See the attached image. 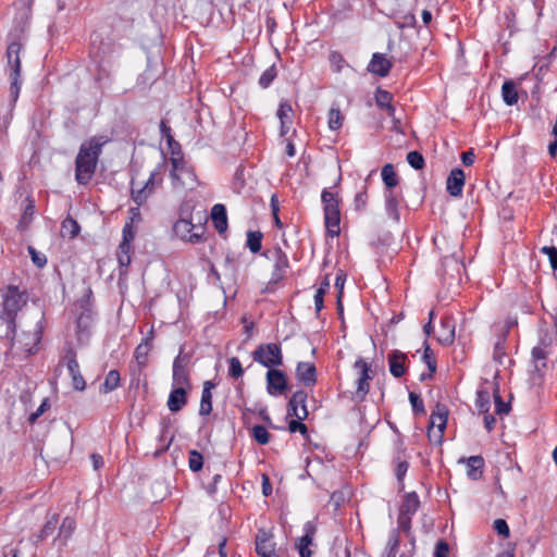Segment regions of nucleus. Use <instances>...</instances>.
<instances>
[{
	"label": "nucleus",
	"mask_w": 557,
	"mask_h": 557,
	"mask_svg": "<svg viewBox=\"0 0 557 557\" xmlns=\"http://www.w3.org/2000/svg\"><path fill=\"white\" fill-rule=\"evenodd\" d=\"M28 253L33 263L37 268L42 269L47 264V257L44 253L37 251L33 246H28Z\"/></svg>",
	"instance_id": "obj_58"
},
{
	"label": "nucleus",
	"mask_w": 557,
	"mask_h": 557,
	"mask_svg": "<svg viewBox=\"0 0 557 557\" xmlns=\"http://www.w3.org/2000/svg\"><path fill=\"white\" fill-rule=\"evenodd\" d=\"M321 200L323 203L324 214L336 213L339 211L341 199L338 198L337 194H334L329 189L324 188L321 194Z\"/></svg>",
	"instance_id": "obj_26"
},
{
	"label": "nucleus",
	"mask_w": 557,
	"mask_h": 557,
	"mask_svg": "<svg viewBox=\"0 0 557 557\" xmlns=\"http://www.w3.org/2000/svg\"><path fill=\"white\" fill-rule=\"evenodd\" d=\"M121 382V375L117 370H110L104 379V382L100 385V393L108 394L119 387Z\"/></svg>",
	"instance_id": "obj_34"
},
{
	"label": "nucleus",
	"mask_w": 557,
	"mask_h": 557,
	"mask_svg": "<svg viewBox=\"0 0 557 557\" xmlns=\"http://www.w3.org/2000/svg\"><path fill=\"white\" fill-rule=\"evenodd\" d=\"M393 98H394L393 94L389 92L388 90L383 89L382 87H377L375 89L374 100H375L376 106L380 109L383 110L384 108L392 104Z\"/></svg>",
	"instance_id": "obj_39"
},
{
	"label": "nucleus",
	"mask_w": 557,
	"mask_h": 557,
	"mask_svg": "<svg viewBox=\"0 0 557 557\" xmlns=\"http://www.w3.org/2000/svg\"><path fill=\"white\" fill-rule=\"evenodd\" d=\"M277 76L275 64L268 67L259 77V85L262 88H268Z\"/></svg>",
	"instance_id": "obj_47"
},
{
	"label": "nucleus",
	"mask_w": 557,
	"mask_h": 557,
	"mask_svg": "<svg viewBox=\"0 0 557 557\" xmlns=\"http://www.w3.org/2000/svg\"><path fill=\"white\" fill-rule=\"evenodd\" d=\"M307 398H308L307 392L304 389H298L292 395V397L288 401L296 405L297 408H300L302 406H307L306 405Z\"/></svg>",
	"instance_id": "obj_62"
},
{
	"label": "nucleus",
	"mask_w": 557,
	"mask_h": 557,
	"mask_svg": "<svg viewBox=\"0 0 557 557\" xmlns=\"http://www.w3.org/2000/svg\"><path fill=\"white\" fill-rule=\"evenodd\" d=\"M160 134L162 138L166 139L169 149L171 150L172 154L181 152V145L174 139L171 127L166 124L164 120L160 122Z\"/></svg>",
	"instance_id": "obj_33"
},
{
	"label": "nucleus",
	"mask_w": 557,
	"mask_h": 557,
	"mask_svg": "<svg viewBox=\"0 0 557 557\" xmlns=\"http://www.w3.org/2000/svg\"><path fill=\"white\" fill-rule=\"evenodd\" d=\"M81 231V226L79 224L77 223L76 220L72 219V218H66L62 224H61V232H62V236H67L69 238H74L78 235Z\"/></svg>",
	"instance_id": "obj_38"
},
{
	"label": "nucleus",
	"mask_w": 557,
	"mask_h": 557,
	"mask_svg": "<svg viewBox=\"0 0 557 557\" xmlns=\"http://www.w3.org/2000/svg\"><path fill=\"white\" fill-rule=\"evenodd\" d=\"M256 553L259 557H278L274 535L264 528L258 529L255 537Z\"/></svg>",
	"instance_id": "obj_12"
},
{
	"label": "nucleus",
	"mask_w": 557,
	"mask_h": 557,
	"mask_svg": "<svg viewBox=\"0 0 557 557\" xmlns=\"http://www.w3.org/2000/svg\"><path fill=\"white\" fill-rule=\"evenodd\" d=\"M267 259H273L274 265L269 284H277L285 277L286 271L289 268L288 257L285 251L278 246L272 250H265L261 253Z\"/></svg>",
	"instance_id": "obj_7"
},
{
	"label": "nucleus",
	"mask_w": 557,
	"mask_h": 557,
	"mask_svg": "<svg viewBox=\"0 0 557 557\" xmlns=\"http://www.w3.org/2000/svg\"><path fill=\"white\" fill-rule=\"evenodd\" d=\"M150 350L151 348L147 347L146 343H140L135 348L134 358L136 359L139 367H146Z\"/></svg>",
	"instance_id": "obj_48"
},
{
	"label": "nucleus",
	"mask_w": 557,
	"mask_h": 557,
	"mask_svg": "<svg viewBox=\"0 0 557 557\" xmlns=\"http://www.w3.org/2000/svg\"><path fill=\"white\" fill-rule=\"evenodd\" d=\"M387 362L389 372L394 377L399 379L406 374L408 369L407 363L409 360L405 352L398 349H393L387 355Z\"/></svg>",
	"instance_id": "obj_15"
},
{
	"label": "nucleus",
	"mask_w": 557,
	"mask_h": 557,
	"mask_svg": "<svg viewBox=\"0 0 557 557\" xmlns=\"http://www.w3.org/2000/svg\"><path fill=\"white\" fill-rule=\"evenodd\" d=\"M184 345L181 346L180 352L173 361L172 381L173 385H186L189 388L190 380L187 368L193 356L190 352H184Z\"/></svg>",
	"instance_id": "obj_9"
},
{
	"label": "nucleus",
	"mask_w": 557,
	"mask_h": 557,
	"mask_svg": "<svg viewBox=\"0 0 557 557\" xmlns=\"http://www.w3.org/2000/svg\"><path fill=\"white\" fill-rule=\"evenodd\" d=\"M324 223L327 233L332 236H338L341 233V210L336 213L324 214Z\"/></svg>",
	"instance_id": "obj_35"
},
{
	"label": "nucleus",
	"mask_w": 557,
	"mask_h": 557,
	"mask_svg": "<svg viewBox=\"0 0 557 557\" xmlns=\"http://www.w3.org/2000/svg\"><path fill=\"white\" fill-rule=\"evenodd\" d=\"M292 106L287 101H282L277 110V117L280 119L281 124H284L285 121L292 123Z\"/></svg>",
	"instance_id": "obj_55"
},
{
	"label": "nucleus",
	"mask_w": 557,
	"mask_h": 557,
	"mask_svg": "<svg viewBox=\"0 0 557 557\" xmlns=\"http://www.w3.org/2000/svg\"><path fill=\"white\" fill-rule=\"evenodd\" d=\"M288 431L290 433L299 432L304 436L305 440L309 438L308 426L301 420L292 419L288 422Z\"/></svg>",
	"instance_id": "obj_54"
},
{
	"label": "nucleus",
	"mask_w": 557,
	"mask_h": 557,
	"mask_svg": "<svg viewBox=\"0 0 557 557\" xmlns=\"http://www.w3.org/2000/svg\"><path fill=\"white\" fill-rule=\"evenodd\" d=\"M188 467L193 472H199L203 468V456L196 449L188 451Z\"/></svg>",
	"instance_id": "obj_45"
},
{
	"label": "nucleus",
	"mask_w": 557,
	"mask_h": 557,
	"mask_svg": "<svg viewBox=\"0 0 557 557\" xmlns=\"http://www.w3.org/2000/svg\"><path fill=\"white\" fill-rule=\"evenodd\" d=\"M491 395L487 389H479L476 392L475 406L480 413H487L491 406Z\"/></svg>",
	"instance_id": "obj_40"
},
{
	"label": "nucleus",
	"mask_w": 557,
	"mask_h": 557,
	"mask_svg": "<svg viewBox=\"0 0 557 557\" xmlns=\"http://www.w3.org/2000/svg\"><path fill=\"white\" fill-rule=\"evenodd\" d=\"M265 380H267V392L271 396L283 395L288 389V382H287L286 374L282 370L276 369V367L268 369V372L265 374Z\"/></svg>",
	"instance_id": "obj_13"
},
{
	"label": "nucleus",
	"mask_w": 557,
	"mask_h": 557,
	"mask_svg": "<svg viewBox=\"0 0 557 557\" xmlns=\"http://www.w3.org/2000/svg\"><path fill=\"white\" fill-rule=\"evenodd\" d=\"M173 232L181 239L191 244L205 242L203 227L194 225L189 219H178L173 225Z\"/></svg>",
	"instance_id": "obj_8"
},
{
	"label": "nucleus",
	"mask_w": 557,
	"mask_h": 557,
	"mask_svg": "<svg viewBox=\"0 0 557 557\" xmlns=\"http://www.w3.org/2000/svg\"><path fill=\"white\" fill-rule=\"evenodd\" d=\"M15 334L16 318L0 313V338L9 341L10 346H13Z\"/></svg>",
	"instance_id": "obj_23"
},
{
	"label": "nucleus",
	"mask_w": 557,
	"mask_h": 557,
	"mask_svg": "<svg viewBox=\"0 0 557 557\" xmlns=\"http://www.w3.org/2000/svg\"><path fill=\"white\" fill-rule=\"evenodd\" d=\"M422 360L426 364L429 371L436 372V369H437L436 358H435V355H434L433 350L431 349L426 339L423 343Z\"/></svg>",
	"instance_id": "obj_43"
},
{
	"label": "nucleus",
	"mask_w": 557,
	"mask_h": 557,
	"mask_svg": "<svg viewBox=\"0 0 557 557\" xmlns=\"http://www.w3.org/2000/svg\"><path fill=\"white\" fill-rule=\"evenodd\" d=\"M34 214H35V200L33 199V197L27 196L26 197V205H25V207L23 209V213H22V216H21V219L18 221L17 228L20 231L27 230V227L32 223Z\"/></svg>",
	"instance_id": "obj_29"
},
{
	"label": "nucleus",
	"mask_w": 557,
	"mask_h": 557,
	"mask_svg": "<svg viewBox=\"0 0 557 557\" xmlns=\"http://www.w3.org/2000/svg\"><path fill=\"white\" fill-rule=\"evenodd\" d=\"M493 529L498 535L505 539L510 536V529L505 519H496L493 522Z\"/></svg>",
	"instance_id": "obj_60"
},
{
	"label": "nucleus",
	"mask_w": 557,
	"mask_h": 557,
	"mask_svg": "<svg viewBox=\"0 0 557 557\" xmlns=\"http://www.w3.org/2000/svg\"><path fill=\"white\" fill-rule=\"evenodd\" d=\"M151 194H152V191H150L148 189V186H143V187L136 189L134 187V182H132L131 197H132V200L138 207L143 206Z\"/></svg>",
	"instance_id": "obj_41"
},
{
	"label": "nucleus",
	"mask_w": 557,
	"mask_h": 557,
	"mask_svg": "<svg viewBox=\"0 0 557 557\" xmlns=\"http://www.w3.org/2000/svg\"><path fill=\"white\" fill-rule=\"evenodd\" d=\"M331 66L336 73H339L346 63L344 57L338 51H332L329 57Z\"/></svg>",
	"instance_id": "obj_59"
},
{
	"label": "nucleus",
	"mask_w": 557,
	"mask_h": 557,
	"mask_svg": "<svg viewBox=\"0 0 557 557\" xmlns=\"http://www.w3.org/2000/svg\"><path fill=\"white\" fill-rule=\"evenodd\" d=\"M76 357L77 355L73 346L71 344H66L63 349V355L60 358L59 366H66L72 379L73 388L75 391L83 392L86 388V382L81 373Z\"/></svg>",
	"instance_id": "obj_5"
},
{
	"label": "nucleus",
	"mask_w": 557,
	"mask_h": 557,
	"mask_svg": "<svg viewBox=\"0 0 557 557\" xmlns=\"http://www.w3.org/2000/svg\"><path fill=\"white\" fill-rule=\"evenodd\" d=\"M296 377L305 386H313L317 383V368L314 363L308 361H299L296 367Z\"/></svg>",
	"instance_id": "obj_18"
},
{
	"label": "nucleus",
	"mask_w": 557,
	"mask_h": 557,
	"mask_svg": "<svg viewBox=\"0 0 557 557\" xmlns=\"http://www.w3.org/2000/svg\"><path fill=\"white\" fill-rule=\"evenodd\" d=\"M509 330H505L499 335L497 342L494 345L493 358L496 362L503 363V358L506 356V341Z\"/></svg>",
	"instance_id": "obj_37"
},
{
	"label": "nucleus",
	"mask_w": 557,
	"mask_h": 557,
	"mask_svg": "<svg viewBox=\"0 0 557 557\" xmlns=\"http://www.w3.org/2000/svg\"><path fill=\"white\" fill-rule=\"evenodd\" d=\"M448 409L443 404H436V410L432 412L430 418V428L437 426V443H441L447 424Z\"/></svg>",
	"instance_id": "obj_20"
},
{
	"label": "nucleus",
	"mask_w": 557,
	"mask_h": 557,
	"mask_svg": "<svg viewBox=\"0 0 557 557\" xmlns=\"http://www.w3.org/2000/svg\"><path fill=\"white\" fill-rule=\"evenodd\" d=\"M393 60H396L395 55L387 59L385 54L375 52L372 54L367 71L380 77H386L393 67Z\"/></svg>",
	"instance_id": "obj_14"
},
{
	"label": "nucleus",
	"mask_w": 557,
	"mask_h": 557,
	"mask_svg": "<svg viewBox=\"0 0 557 557\" xmlns=\"http://www.w3.org/2000/svg\"><path fill=\"white\" fill-rule=\"evenodd\" d=\"M368 203V191L367 186L363 185L361 190H359L354 198V208L356 211H362L366 209Z\"/></svg>",
	"instance_id": "obj_52"
},
{
	"label": "nucleus",
	"mask_w": 557,
	"mask_h": 557,
	"mask_svg": "<svg viewBox=\"0 0 557 557\" xmlns=\"http://www.w3.org/2000/svg\"><path fill=\"white\" fill-rule=\"evenodd\" d=\"M400 544L399 534L396 530L393 531L392 535L388 539L387 547L388 552L386 557H396L397 549Z\"/></svg>",
	"instance_id": "obj_57"
},
{
	"label": "nucleus",
	"mask_w": 557,
	"mask_h": 557,
	"mask_svg": "<svg viewBox=\"0 0 557 557\" xmlns=\"http://www.w3.org/2000/svg\"><path fill=\"white\" fill-rule=\"evenodd\" d=\"M354 369L359 371L357 380L356 398L358 401H363L370 391V381L373 379L371 366L363 359L358 358L354 363Z\"/></svg>",
	"instance_id": "obj_10"
},
{
	"label": "nucleus",
	"mask_w": 557,
	"mask_h": 557,
	"mask_svg": "<svg viewBox=\"0 0 557 557\" xmlns=\"http://www.w3.org/2000/svg\"><path fill=\"white\" fill-rule=\"evenodd\" d=\"M107 141L103 136H94L81 145L75 159V180L79 185H87L91 181Z\"/></svg>",
	"instance_id": "obj_1"
},
{
	"label": "nucleus",
	"mask_w": 557,
	"mask_h": 557,
	"mask_svg": "<svg viewBox=\"0 0 557 557\" xmlns=\"http://www.w3.org/2000/svg\"><path fill=\"white\" fill-rule=\"evenodd\" d=\"M448 543L444 540H440L435 545L434 557H448Z\"/></svg>",
	"instance_id": "obj_64"
},
{
	"label": "nucleus",
	"mask_w": 557,
	"mask_h": 557,
	"mask_svg": "<svg viewBox=\"0 0 557 557\" xmlns=\"http://www.w3.org/2000/svg\"><path fill=\"white\" fill-rule=\"evenodd\" d=\"M385 210L389 218H392L395 222L400 221V213L398 210V206L400 202V195L395 190H385Z\"/></svg>",
	"instance_id": "obj_22"
},
{
	"label": "nucleus",
	"mask_w": 557,
	"mask_h": 557,
	"mask_svg": "<svg viewBox=\"0 0 557 557\" xmlns=\"http://www.w3.org/2000/svg\"><path fill=\"white\" fill-rule=\"evenodd\" d=\"M541 252L548 257L550 267L554 271L557 270V248L555 246H544Z\"/></svg>",
	"instance_id": "obj_61"
},
{
	"label": "nucleus",
	"mask_w": 557,
	"mask_h": 557,
	"mask_svg": "<svg viewBox=\"0 0 557 557\" xmlns=\"http://www.w3.org/2000/svg\"><path fill=\"white\" fill-rule=\"evenodd\" d=\"M459 461L467 463V476L470 480L476 481L483 476L485 461L481 455L461 458Z\"/></svg>",
	"instance_id": "obj_21"
},
{
	"label": "nucleus",
	"mask_w": 557,
	"mask_h": 557,
	"mask_svg": "<svg viewBox=\"0 0 557 557\" xmlns=\"http://www.w3.org/2000/svg\"><path fill=\"white\" fill-rule=\"evenodd\" d=\"M502 97L507 106H515L518 102L519 95L517 91L516 83L512 79H507L502 86Z\"/></svg>",
	"instance_id": "obj_30"
},
{
	"label": "nucleus",
	"mask_w": 557,
	"mask_h": 557,
	"mask_svg": "<svg viewBox=\"0 0 557 557\" xmlns=\"http://www.w3.org/2000/svg\"><path fill=\"white\" fill-rule=\"evenodd\" d=\"M251 357L253 361L268 369L283 364L282 347L276 343L260 344Z\"/></svg>",
	"instance_id": "obj_4"
},
{
	"label": "nucleus",
	"mask_w": 557,
	"mask_h": 557,
	"mask_svg": "<svg viewBox=\"0 0 557 557\" xmlns=\"http://www.w3.org/2000/svg\"><path fill=\"white\" fill-rule=\"evenodd\" d=\"M407 162L414 170H422L425 166V161L421 152L413 150L408 152Z\"/></svg>",
	"instance_id": "obj_51"
},
{
	"label": "nucleus",
	"mask_w": 557,
	"mask_h": 557,
	"mask_svg": "<svg viewBox=\"0 0 557 557\" xmlns=\"http://www.w3.org/2000/svg\"><path fill=\"white\" fill-rule=\"evenodd\" d=\"M0 313L16 318L17 312L26 305V299L17 286L9 285L1 294Z\"/></svg>",
	"instance_id": "obj_6"
},
{
	"label": "nucleus",
	"mask_w": 557,
	"mask_h": 557,
	"mask_svg": "<svg viewBox=\"0 0 557 557\" xmlns=\"http://www.w3.org/2000/svg\"><path fill=\"white\" fill-rule=\"evenodd\" d=\"M441 325L444 329H447L449 332L444 338H438V342L445 345H449L454 342L455 338V327L451 324L449 319H442Z\"/></svg>",
	"instance_id": "obj_56"
},
{
	"label": "nucleus",
	"mask_w": 557,
	"mask_h": 557,
	"mask_svg": "<svg viewBox=\"0 0 557 557\" xmlns=\"http://www.w3.org/2000/svg\"><path fill=\"white\" fill-rule=\"evenodd\" d=\"M344 116L342 115V112L338 107L334 108L332 107L329 111V127L332 131H337L343 125Z\"/></svg>",
	"instance_id": "obj_46"
},
{
	"label": "nucleus",
	"mask_w": 557,
	"mask_h": 557,
	"mask_svg": "<svg viewBox=\"0 0 557 557\" xmlns=\"http://www.w3.org/2000/svg\"><path fill=\"white\" fill-rule=\"evenodd\" d=\"M495 403V412L499 416H503V414H508L511 410V404L508 401V403H505L503 400V397L502 396H496V399L494 400Z\"/></svg>",
	"instance_id": "obj_63"
},
{
	"label": "nucleus",
	"mask_w": 557,
	"mask_h": 557,
	"mask_svg": "<svg viewBox=\"0 0 557 557\" xmlns=\"http://www.w3.org/2000/svg\"><path fill=\"white\" fill-rule=\"evenodd\" d=\"M121 46L110 37H103L101 33H92L90 36V54L98 63L100 70L106 63L119 55Z\"/></svg>",
	"instance_id": "obj_2"
},
{
	"label": "nucleus",
	"mask_w": 557,
	"mask_h": 557,
	"mask_svg": "<svg viewBox=\"0 0 557 557\" xmlns=\"http://www.w3.org/2000/svg\"><path fill=\"white\" fill-rule=\"evenodd\" d=\"M76 529V522L72 517H65L59 528L58 540L62 546L67 545V541L72 537Z\"/></svg>",
	"instance_id": "obj_28"
},
{
	"label": "nucleus",
	"mask_w": 557,
	"mask_h": 557,
	"mask_svg": "<svg viewBox=\"0 0 557 557\" xmlns=\"http://www.w3.org/2000/svg\"><path fill=\"white\" fill-rule=\"evenodd\" d=\"M215 384L212 381H206L201 393V400L199 407V416H209L212 412V389Z\"/></svg>",
	"instance_id": "obj_25"
},
{
	"label": "nucleus",
	"mask_w": 557,
	"mask_h": 557,
	"mask_svg": "<svg viewBox=\"0 0 557 557\" xmlns=\"http://www.w3.org/2000/svg\"><path fill=\"white\" fill-rule=\"evenodd\" d=\"M171 391L168 398V408L171 412L176 413L181 411L188 401V395L185 387L186 385H175Z\"/></svg>",
	"instance_id": "obj_16"
},
{
	"label": "nucleus",
	"mask_w": 557,
	"mask_h": 557,
	"mask_svg": "<svg viewBox=\"0 0 557 557\" xmlns=\"http://www.w3.org/2000/svg\"><path fill=\"white\" fill-rule=\"evenodd\" d=\"M22 50V44L18 41H12L7 48L8 67L10 70L9 76L11 79L10 92L13 101L15 102L18 98L21 90V58L20 52Z\"/></svg>",
	"instance_id": "obj_3"
},
{
	"label": "nucleus",
	"mask_w": 557,
	"mask_h": 557,
	"mask_svg": "<svg viewBox=\"0 0 557 557\" xmlns=\"http://www.w3.org/2000/svg\"><path fill=\"white\" fill-rule=\"evenodd\" d=\"M251 437L259 444V445H267L270 442V433L267 430L264 425L256 424L251 429Z\"/></svg>",
	"instance_id": "obj_42"
},
{
	"label": "nucleus",
	"mask_w": 557,
	"mask_h": 557,
	"mask_svg": "<svg viewBox=\"0 0 557 557\" xmlns=\"http://www.w3.org/2000/svg\"><path fill=\"white\" fill-rule=\"evenodd\" d=\"M304 535L298 539L297 548L300 557H311L312 552L308 548L313 543L317 527L312 521H307L304 525Z\"/></svg>",
	"instance_id": "obj_17"
},
{
	"label": "nucleus",
	"mask_w": 557,
	"mask_h": 557,
	"mask_svg": "<svg viewBox=\"0 0 557 557\" xmlns=\"http://www.w3.org/2000/svg\"><path fill=\"white\" fill-rule=\"evenodd\" d=\"M244 369L242 367L240 360L237 357H231L228 359V375L233 379H238L243 376Z\"/></svg>",
	"instance_id": "obj_53"
},
{
	"label": "nucleus",
	"mask_w": 557,
	"mask_h": 557,
	"mask_svg": "<svg viewBox=\"0 0 557 557\" xmlns=\"http://www.w3.org/2000/svg\"><path fill=\"white\" fill-rule=\"evenodd\" d=\"M211 219L219 234L226 232L228 224L227 212L224 205L216 203L212 207Z\"/></svg>",
	"instance_id": "obj_24"
},
{
	"label": "nucleus",
	"mask_w": 557,
	"mask_h": 557,
	"mask_svg": "<svg viewBox=\"0 0 557 557\" xmlns=\"http://www.w3.org/2000/svg\"><path fill=\"white\" fill-rule=\"evenodd\" d=\"M133 246L127 240H122L117 248V261L120 268H127L132 262Z\"/></svg>",
	"instance_id": "obj_32"
},
{
	"label": "nucleus",
	"mask_w": 557,
	"mask_h": 557,
	"mask_svg": "<svg viewBox=\"0 0 557 557\" xmlns=\"http://www.w3.org/2000/svg\"><path fill=\"white\" fill-rule=\"evenodd\" d=\"M90 322H91V312L90 311H84L82 312L77 320H76V329H77V333L78 335L81 336V334L85 333V332H89V326H90Z\"/></svg>",
	"instance_id": "obj_49"
},
{
	"label": "nucleus",
	"mask_w": 557,
	"mask_h": 557,
	"mask_svg": "<svg viewBox=\"0 0 557 557\" xmlns=\"http://www.w3.org/2000/svg\"><path fill=\"white\" fill-rule=\"evenodd\" d=\"M382 181L385 185V190H395L398 185L399 178L392 163H387L382 168Z\"/></svg>",
	"instance_id": "obj_31"
},
{
	"label": "nucleus",
	"mask_w": 557,
	"mask_h": 557,
	"mask_svg": "<svg viewBox=\"0 0 557 557\" xmlns=\"http://www.w3.org/2000/svg\"><path fill=\"white\" fill-rule=\"evenodd\" d=\"M465 178L462 169L456 168L451 170L446 180V190L451 197H460L462 195Z\"/></svg>",
	"instance_id": "obj_19"
},
{
	"label": "nucleus",
	"mask_w": 557,
	"mask_h": 557,
	"mask_svg": "<svg viewBox=\"0 0 557 557\" xmlns=\"http://www.w3.org/2000/svg\"><path fill=\"white\" fill-rule=\"evenodd\" d=\"M59 522V515L53 513L47 522L44 524L42 529L40 530V533L38 535L39 541H44L48 536H50L57 529V524Z\"/></svg>",
	"instance_id": "obj_44"
},
{
	"label": "nucleus",
	"mask_w": 557,
	"mask_h": 557,
	"mask_svg": "<svg viewBox=\"0 0 557 557\" xmlns=\"http://www.w3.org/2000/svg\"><path fill=\"white\" fill-rule=\"evenodd\" d=\"M420 508V499L416 492L406 493L399 512L408 516H413Z\"/></svg>",
	"instance_id": "obj_27"
},
{
	"label": "nucleus",
	"mask_w": 557,
	"mask_h": 557,
	"mask_svg": "<svg viewBox=\"0 0 557 557\" xmlns=\"http://www.w3.org/2000/svg\"><path fill=\"white\" fill-rule=\"evenodd\" d=\"M550 338L546 335L542 336L539 341V345L533 347L531 350V359L534 362L533 373L540 379H543L545 375V370L547 368L546 359L548 357L547 348L550 346Z\"/></svg>",
	"instance_id": "obj_11"
},
{
	"label": "nucleus",
	"mask_w": 557,
	"mask_h": 557,
	"mask_svg": "<svg viewBox=\"0 0 557 557\" xmlns=\"http://www.w3.org/2000/svg\"><path fill=\"white\" fill-rule=\"evenodd\" d=\"M262 238L263 234L260 231H248L246 247L252 253H259L262 249Z\"/></svg>",
	"instance_id": "obj_36"
},
{
	"label": "nucleus",
	"mask_w": 557,
	"mask_h": 557,
	"mask_svg": "<svg viewBox=\"0 0 557 557\" xmlns=\"http://www.w3.org/2000/svg\"><path fill=\"white\" fill-rule=\"evenodd\" d=\"M409 401L414 416H422L425 413L424 403L419 394L409 392Z\"/></svg>",
	"instance_id": "obj_50"
}]
</instances>
